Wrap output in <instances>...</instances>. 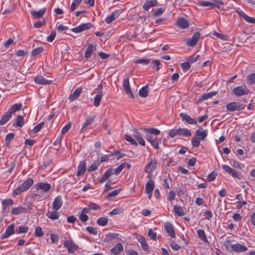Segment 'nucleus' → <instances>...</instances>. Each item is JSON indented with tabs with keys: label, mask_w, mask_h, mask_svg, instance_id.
<instances>
[{
	"label": "nucleus",
	"mask_w": 255,
	"mask_h": 255,
	"mask_svg": "<svg viewBox=\"0 0 255 255\" xmlns=\"http://www.w3.org/2000/svg\"><path fill=\"white\" fill-rule=\"evenodd\" d=\"M22 108L21 103L15 104L11 106L8 110L2 116L0 120V125H3L11 118V116L16 111H19Z\"/></svg>",
	"instance_id": "f257e3e1"
},
{
	"label": "nucleus",
	"mask_w": 255,
	"mask_h": 255,
	"mask_svg": "<svg viewBox=\"0 0 255 255\" xmlns=\"http://www.w3.org/2000/svg\"><path fill=\"white\" fill-rule=\"evenodd\" d=\"M34 183L32 178H29L25 180L22 184L16 188L12 192V196H15L27 190Z\"/></svg>",
	"instance_id": "f03ea898"
},
{
	"label": "nucleus",
	"mask_w": 255,
	"mask_h": 255,
	"mask_svg": "<svg viewBox=\"0 0 255 255\" xmlns=\"http://www.w3.org/2000/svg\"><path fill=\"white\" fill-rule=\"evenodd\" d=\"M223 2L221 0H214L213 2L200 1L197 2V5L203 7H209V9L212 7L220 8V5H223Z\"/></svg>",
	"instance_id": "7ed1b4c3"
},
{
	"label": "nucleus",
	"mask_w": 255,
	"mask_h": 255,
	"mask_svg": "<svg viewBox=\"0 0 255 255\" xmlns=\"http://www.w3.org/2000/svg\"><path fill=\"white\" fill-rule=\"evenodd\" d=\"M64 246L71 253H74L78 249V246L77 245L70 237L69 239L65 240L63 243Z\"/></svg>",
	"instance_id": "20e7f679"
},
{
	"label": "nucleus",
	"mask_w": 255,
	"mask_h": 255,
	"mask_svg": "<svg viewBox=\"0 0 255 255\" xmlns=\"http://www.w3.org/2000/svg\"><path fill=\"white\" fill-rule=\"evenodd\" d=\"M250 92V90L246 86H238L234 88L232 90L233 94L238 97L248 95Z\"/></svg>",
	"instance_id": "39448f33"
},
{
	"label": "nucleus",
	"mask_w": 255,
	"mask_h": 255,
	"mask_svg": "<svg viewBox=\"0 0 255 255\" xmlns=\"http://www.w3.org/2000/svg\"><path fill=\"white\" fill-rule=\"evenodd\" d=\"M245 105L241 103L233 102L228 104L226 108L229 112H234L242 110L245 109Z\"/></svg>",
	"instance_id": "423d86ee"
},
{
	"label": "nucleus",
	"mask_w": 255,
	"mask_h": 255,
	"mask_svg": "<svg viewBox=\"0 0 255 255\" xmlns=\"http://www.w3.org/2000/svg\"><path fill=\"white\" fill-rule=\"evenodd\" d=\"M200 37V33L199 32H196L193 35L192 37L186 40V44L188 46H194L196 45Z\"/></svg>",
	"instance_id": "0eeeda50"
},
{
	"label": "nucleus",
	"mask_w": 255,
	"mask_h": 255,
	"mask_svg": "<svg viewBox=\"0 0 255 255\" xmlns=\"http://www.w3.org/2000/svg\"><path fill=\"white\" fill-rule=\"evenodd\" d=\"M145 138L155 149H158L159 148V143L160 140V139H158L154 136L150 135L149 134H145Z\"/></svg>",
	"instance_id": "6e6552de"
},
{
	"label": "nucleus",
	"mask_w": 255,
	"mask_h": 255,
	"mask_svg": "<svg viewBox=\"0 0 255 255\" xmlns=\"http://www.w3.org/2000/svg\"><path fill=\"white\" fill-rule=\"evenodd\" d=\"M123 86L126 93L128 95V97L131 99H134V96L131 93L130 88L128 76H127L126 78L124 79L123 83Z\"/></svg>",
	"instance_id": "1a4fd4ad"
},
{
	"label": "nucleus",
	"mask_w": 255,
	"mask_h": 255,
	"mask_svg": "<svg viewBox=\"0 0 255 255\" xmlns=\"http://www.w3.org/2000/svg\"><path fill=\"white\" fill-rule=\"evenodd\" d=\"M35 188L36 190H41L46 193L51 189V185L48 183L39 182L35 185Z\"/></svg>",
	"instance_id": "9d476101"
},
{
	"label": "nucleus",
	"mask_w": 255,
	"mask_h": 255,
	"mask_svg": "<svg viewBox=\"0 0 255 255\" xmlns=\"http://www.w3.org/2000/svg\"><path fill=\"white\" fill-rule=\"evenodd\" d=\"M96 118V115H93L91 117H88L83 124V125L81 129V132H84L86 131L88 129V126L94 123Z\"/></svg>",
	"instance_id": "9b49d317"
},
{
	"label": "nucleus",
	"mask_w": 255,
	"mask_h": 255,
	"mask_svg": "<svg viewBox=\"0 0 255 255\" xmlns=\"http://www.w3.org/2000/svg\"><path fill=\"white\" fill-rule=\"evenodd\" d=\"M164 229L166 233L172 238H175V233L173 227L170 222H166L164 224Z\"/></svg>",
	"instance_id": "f8f14e48"
},
{
	"label": "nucleus",
	"mask_w": 255,
	"mask_h": 255,
	"mask_svg": "<svg viewBox=\"0 0 255 255\" xmlns=\"http://www.w3.org/2000/svg\"><path fill=\"white\" fill-rule=\"evenodd\" d=\"M222 168L226 172L231 174L233 177L236 178L239 180L241 179L239 174H238L235 170H234L233 168H231L228 165L223 164L222 165Z\"/></svg>",
	"instance_id": "ddd939ff"
},
{
	"label": "nucleus",
	"mask_w": 255,
	"mask_h": 255,
	"mask_svg": "<svg viewBox=\"0 0 255 255\" xmlns=\"http://www.w3.org/2000/svg\"><path fill=\"white\" fill-rule=\"evenodd\" d=\"M14 224L12 223L7 227L5 233L1 235L0 239H6L9 237L10 236L12 235L13 234H14Z\"/></svg>",
	"instance_id": "4468645a"
},
{
	"label": "nucleus",
	"mask_w": 255,
	"mask_h": 255,
	"mask_svg": "<svg viewBox=\"0 0 255 255\" xmlns=\"http://www.w3.org/2000/svg\"><path fill=\"white\" fill-rule=\"evenodd\" d=\"M217 92L215 91L210 92L208 93H204L201 95V96L199 97L197 101V103L198 104L200 103L204 100H206L210 98H211L212 97L215 96L217 94Z\"/></svg>",
	"instance_id": "2eb2a0df"
},
{
	"label": "nucleus",
	"mask_w": 255,
	"mask_h": 255,
	"mask_svg": "<svg viewBox=\"0 0 255 255\" xmlns=\"http://www.w3.org/2000/svg\"><path fill=\"white\" fill-rule=\"evenodd\" d=\"M63 201L61 196H57L52 204V209L58 211L62 206Z\"/></svg>",
	"instance_id": "dca6fc26"
},
{
	"label": "nucleus",
	"mask_w": 255,
	"mask_h": 255,
	"mask_svg": "<svg viewBox=\"0 0 255 255\" xmlns=\"http://www.w3.org/2000/svg\"><path fill=\"white\" fill-rule=\"evenodd\" d=\"M176 24L182 29H186L189 26V22L184 17H180L176 21Z\"/></svg>",
	"instance_id": "f3484780"
},
{
	"label": "nucleus",
	"mask_w": 255,
	"mask_h": 255,
	"mask_svg": "<svg viewBox=\"0 0 255 255\" xmlns=\"http://www.w3.org/2000/svg\"><path fill=\"white\" fill-rule=\"evenodd\" d=\"M180 117H181L183 121H185L187 123L190 125H195L197 124V121L190 117L188 115L181 113L179 114Z\"/></svg>",
	"instance_id": "a211bd4d"
},
{
	"label": "nucleus",
	"mask_w": 255,
	"mask_h": 255,
	"mask_svg": "<svg viewBox=\"0 0 255 255\" xmlns=\"http://www.w3.org/2000/svg\"><path fill=\"white\" fill-rule=\"evenodd\" d=\"M158 4L157 0H146L143 5V8L145 11H148L150 8L156 6Z\"/></svg>",
	"instance_id": "6ab92c4d"
},
{
	"label": "nucleus",
	"mask_w": 255,
	"mask_h": 255,
	"mask_svg": "<svg viewBox=\"0 0 255 255\" xmlns=\"http://www.w3.org/2000/svg\"><path fill=\"white\" fill-rule=\"evenodd\" d=\"M156 167V162L155 160L151 159L145 167L144 170L146 173H150L154 170Z\"/></svg>",
	"instance_id": "aec40b11"
},
{
	"label": "nucleus",
	"mask_w": 255,
	"mask_h": 255,
	"mask_svg": "<svg viewBox=\"0 0 255 255\" xmlns=\"http://www.w3.org/2000/svg\"><path fill=\"white\" fill-rule=\"evenodd\" d=\"M35 83L42 85H49L52 83V81L45 79L42 76L39 75L35 77L34 79Z\"/></svg>",
	"instance_id": "412c9836"
},
{
	"label": "nucleus",
	"mask_w": 255,
	"mask_h": 255,
	"mask_svg": "<svg viewBox=\"0 0 255 255\" xmlns=\"http://www.w3.org/2000/svg\"><path fill=\"white\" fill-rule=\"evenodd\" d=\"M86 169V161L82 160L80 161L78 166V170L77 172V176H79L83 175Z\"/></svg>",
	"instance_id": "4be33fe9"
},
{
	"label": "nucleus",
	"mask_w": 255,
	"mask_h": 255,
	"mask_svg": "<svg viewBox=\"0 0 255 255\" xmlns=\"http://www.w3.org/2000/svg\"><path fill=\"white\" fill-rule=\"evenodd\" d=\"M114 169L112 167L109 168L104 174L102 177L99 180L100 183L105 182L112 175L114 174Z\"/></svg>",
	"instance_id": "5701e85b"
},
{
	"label": "nucleus",
	"mask_w": 255,
	"mask_h": 255,
	"mask_svg": "<svg viewBox=\"0 0 255 255\" xmlns=\"http://www.w3.org/2000/svg\"><path fill=\"white\" fill-rule=\"evenodd\" d=\"M231 247L234 251L237 252H246L248 250L245 246L239 243L231 245Z\"/></svg>",
	"instance_id": "b1692460"
},
{
	"label": "nucleus",
	"mask_w": 255,
	"mask_h": 255,
	"mask_svg": "<svg viewBox=\"0 0 255 255\" xmlns=\"http://www.w3.org/2000/svg\"><path fill=\"white\" fill-rule=\"evenodd\" d=\"M46 8H43L39 9L38 11H36L34 10H32L30 11L31 14L36 18H40L43 17L44 15Z\"/></svg>",
	"instance_id": "393cba45"
},
{
	"label": "nucleus",
	"mask_w": 255,
	"mask_h": 255,
	"mask_svg": "<svg viewBox=\"0 0 255 255\" xmlns=\"http://www.w3.org/2000/svg\"><path fill=\"white\" fill-rule=\"evenodd\" d=\"M133 136L135 137V138L137 140L139 144L142 146H145V141L143 138L141 134L139 132H138L136 129L133 130Z\"/></svg>",
	"instance_id": "a878e982"
},
{
	"label": "nucleus",
	"mask_w": 255,
	"mask_h": 255,
	"mask_svg": "<svg viewBox=\"0 0 255 255\" xmlns=\"http://www.w3.org/2000/svg\"><path fill=\"white\" fill-rule=\"evenodd\" d=\"M120 11L118 10H115L114 12L112 13V14L108 16L105 21L107 24L111 23L114 20H115L116 18H117L119 14H120Z\"/></svg>",
	"instance_id": "bb28decb"
},
{
	"label": "nucleus",
	"mask_w": 255,
	"mask_h": 255,
	"mask_svg": "<svg viewBox=\"0 0 255 255\" xmlns=\"http://www.w3.org/2000/svg\"><path fill=\"white\" fill-rule=\"evenodd\" d=\"M154 187V182L152 179H150L146 184L145 192L149 194L152 192Z\"/></svg>",
	"instance_id": "cd10ccee"
},
{
	"label": "nucleus",
	"mask_w": 255,
	"mask_h": 255,
	"mask_svg": "<svg viewBox=\"0 0 255 255\" xmlns=\"http://www.w3.org/2000/svg\"><path fill=\"white\" fill-rule=\"evenodd\" d=\"M82 92V88L78 87L76 89L74 92L69 97V99L71 101L76 100L80 95Z\"/></svg>",
	"instance_id": "c85d7f7f"
},
{
	"label": "nucleus",
	"mask_w": 255,
	"mask_h": 255,
	"mask_svg": "<svg viewBox=\"0 0 255 255\" xmlns=\"http://www.w3.org/2000/svg\"><path fill=\"white\" fill-rule=\"evenodd\" d=\"M2 211H6L7 206H12L13 204V201L11 199H5L2 201Z\"/></svg>",
	"instance_id": "c756f323"
},
{
	"label": "nucleus",
	"mask_w": 255,
	"mask_h": 255,
	"mask_svg": "<svg viewBox=\"0 0 255 255\" xmlns=\"http://www.w3.org/2000/svg\"><path fill=\"white\" fill-rule=\"evenodd\" d=\"M123 246L121 243H118L116 245L115 247L111 250V253L115 255L119 254L121 252L123 251Z\"/></svg>",
	"instance_id": "7c9ffc66"
},
{
	"label": "nucleus",
	"mask_w": 255,
	"mask_h": 255,
	"mask_svg": "<svg viewBox=\"0 0 255 255\" xmlns=\"http://www.w3.org/2000/svg\"><path fill=\"white\" fill-rule=\"evenodd\" d=\"M96 49V46H94L93 44H90L88 45L85 53V56L86 58H90L94 50Z\"/></svg>",
	"instance_id": "2f4dec72"
},
{
	"label": "nucleus",
	"mask_w": 255,
	"mask_h": 255,
	"mask_svg": "<svg viewBox=\"0 0 255 255\" xmlns=\"http://www.w3.org/2000/svg\"><path fill=\"white\" fill-rule=\"evenodd\" d=\"M24 124V118L21 115H18L16 120L15 122L13 124V126L14 127H22Z\"/></svg>",
	"instance_id": "473e14b6"
},
{
	"label": "nucleus",
	"mask_w": 255,
	"mask_h": 255,
	"mask_svg": "<svg viewBox=\"0 0 255 255\" xmlns=\"http://www.w3.org/2000/svg\"><path fill=\"white\" fill-rule=\"evenodd\" d=\"M207 134L208 131L206 129L202 131L201 129H198L195 132V135L200 137L201 140H204Z\"/></svg>",
	"instance_id": "72a5a7b5"
},
{
	"label": "nucleus",
	"mask_w": 255,
	"mask_h": 255,
	"mask_svg": "<svg viewBox=\"0 0 255 255\" xmlns=\"http://www.w3.org/2000/svg\"><path fill=\"white\" fill-rule=\"evenodd\" d=\"M144 130L146 134H149L150 135H157L160 133V131L155 128H145Z\"/></svg>",
	"instance_id": "f704fd0d"
},
{
	"label": "nucleus",
	"mask_w": 255,
	"mask_h": 255,
	"mask_svg": "<svg viewBox=\"0 0 255 255\" xmlns=\"http://www.w3.org/2000/svg\"><path fill=\"white\" fill-rule=\"evenodd\" d=\"M103 96V91L98 92V94L94 98V105L95 107H97L100 105Z\"/></svg>",
	"instance_id": "c9c22d12"
},
{
	"label": "nucleus",
	"mask_w": 255,
	"mask_h": 255,
	"mask_svg": "<svg viewBox=\"0 0 255 255\" xmlns=\"http://www.w3.org/2000/svg\"><path fill=\"white\" fill-rule=\"evenodd\" d=\"M138 241L141 244L142 250L145 252H148L149 250V246L145 239L143 237H140L138 239Z\"/></svg>",
	"instance_id": "e433bc0d"
},
{
	"label": "nucleus",
	"mask_w": 255,
	"mask_h": 255,
	"mask_svg": "<svg viewBox=\"0 0 255 255\" xmlns=\"http://www.w3.org/2000/svg\"><path fill=\"white\" fill-rule=\"evenodd\" d=\"M46 216L51 220H55L59 218L60 215L57 211L54 210L52 212L47 213Z\"/></svg>",
	"instance_id": "4c0bfd02"
},
{
	"label": "nucleus",
	"mask_w": 255,
	"mask_h": 255,
	"mask_svg": "<svg viewBox=\"0 0 255 255\" xmlns=\"http://www.w3.org/2000/svg\"><path fill=\"white\" fill-rule=\"evenodd\" d=\"M246 81L248 84L252 85L255 83V73H252L246 77Z\"/></svg>",
	"instance_id": "58836bf2"
},
{
	"label": "nucleus",
	"mask_w": 255,
	"mask_h": 255,
	"mask_svg": "<svg viewBox=\"0 0 255 255\" xmlns=\"http://www.w3.org/2000/svg\"><path fill=\"white\" fill-rule=\"evenodd\" d=\"M201 140L200 139V137L195 135L191 139L192 146L195 148L198 147L200 145Z\"/></svg>",
	"instance_id": "ea45409f"
},
{
	"label": "nucleus",
	"mask_w": 255,
	"mask_h": 255,
	"mask_svg": "<svg viewBox=\"0 0 255 255\" xmlns=\"http://www.w3.org/2000/svg\"><path fill=\"white\" fill-rule=\"evenodd\" d=\"M139 95L142 98H145L148 95V91L147 86H143L139 91Z\"/></svg>",
	"instance_id": "a19ab883"
},
{
	"label": "nucleus",
	"mask_w": 255,
	"mask_h": 255,
	"mask_svg": "<svg viewBox=\"0 0 255 255\" xmlns=\"http://www.w3.org/2000/svg\"><path fill=\"white\" fill-rule=\"evenodd\" d=\"M197 235L198 237L203 242H208V240L205 235V232L203 230H198L197 231Z\"/></svg>",
	"instance_id": "79ce46f5"
},
{
	"label": "nucleus",
	"mask_w": 255,
	"mask_h": 255,
	"mask_svg": "<svg viewBox=\"0 0 255 255\" xmlns=\"http://www.w3.org/2000/svg\"><path fill=\"white\" fill-rule=\"evenodd\" d=\"M179 135L186 137L190 136L191 135V130L185 128H180Z\"/></svg>",
	"instance_id": "37998d69"
},
{
	"label": "nucleus",
	"mask_w": 255,
	"mask_h": 255,
	"mask_svg": "<svg viewBox=\"0 0 255 255\" xmlns=\"http://www.w3.org/2000/svg\"><path fill=\"white\" fill-rule=\"evenodd\" d=\"M174 211L179 216H182L185 214L182 207L177 205L174 206Z\"/></svg>",
	"instance_id": "c03bdc74"
},
{
	"label": "nucleus",
	"mask_w": 255,
	"mask_h": 255,
	"mask_svg": "<svg viewBox=\"0 0 255 255\" xmlns=\"http://www.w3.org/2000/svg\"><path fill=\"white\" fill-rule=\"evenodd\" d=\"M26 209L22 207H18L13 208L11 210V213L13 215H17L24 212Z\"/></svg>",
	"instance_id": "a18cd8bd"
},
{
	"label": "nucleus",
	"mask_w": 255,
	"mask_h": 255,
	"mask_svg": "<svg viewBox=\"0 0 255 255\" xmlns=\"http://www.w3.org/2000/svg\"><path fill=\"white\" fill-rule=\"evenodd\" d=\"M108 222V219L107 217H100L97 220V224L100 226H106Z\"/></svg>",
	"instance_id": "49530a36"
},
{
	"label": "nucleus",
	"mask_w": 255,
	"mask_h": 255,
	"mask_svg": "<svg viewBox=\"0 0 255 255\" xmlns=\"http://www.w3.org/2000/svg\"><path fill=\"white\" fill-rule=\"evenodd\" d=\"M82 0H74V1L71 3L70 8V12H73L75 10L76 6L79 5L82 1Z\"/></svg>",
	"instance_id": "de8ad7c7"
},
{
	"label": "nucleus",
	"mask_w": 255,
	"mask_h": 255,
	"mask_svg": "<svg viewBox=\"0 0 255 255\" xmlns=\"http://www.w3.org/2000/svg\"><path fill=\"white\" fill-rule=\"evenodd\" d=\"M136 64H141L143 65H147L150 63V59H138L134 61Z\"/></svg>",
	"instance_id": "09e8293b"
},
{
	"label": "nucleus",
	"mask_w": 255,
	"mask_h": 255,
	"mask_svg": "<svg viewBox=\"0 0 255 255\" xmlns=\"http://www.w3.org/2000/svg\"><path fill=\"white\" fill-rule=\"evenodd\" d=\"M28 227L26 226H20L18 227V230H16V234L25 233L28 231Z\"/></svg>",
	"instance_id": "8fccbe9b"
},
{
	"label": "nucleus",
	"mask_w": 255,
	"mask_h": 255,
	"mask_svg": "<svg viewBox=\"0 0 255 255\" xmlns=\"http://www.w3.org/2000/svg\"><path fill=\"white\" fill-rule=\"evenodd\" d=\"M217 175L218 174L217 172L213 171L207 176V180L209 182L214 181L216 179Z\"/></svg>",
	"instance_id": "3c124183"
},
{
	"label": "nucleus",
	"mask_w": 255,
	"mask_h": 255,
	"mask_svg": "<svg viewBox=\"0 0 255 255\" xmlns=\"http://www.w3.org/2000/svg\"><path fill=\"white\" fill-rule=\"evenodd\" d=\"M34 235L35 237H41L43 236V233L41 227H36L34 232Z\"/></svg>",
	"instance_id": "603ef678"
},
{
	"label": "nucleus",
	"mask_w": 255,
	"mask_h": 255,
	"mask_svg": "<svg viewBox=\"0 0 255 255\" xmlns=\"http://www.w3.org/2000/svg\"><path fill=\"white\" fill-rule=\"evenodd\" d=\"M44 49L42 47H39L34 49L32 52L31 56H34L38 55L43 51Z\"/></svg>",
	"instance_id": "864d4df0"
},
{
	"label": "nucleus",
	"mask_w": 255,
	"mask_h": 255,
	"mask_svg": "<svg viewBox=\"0 0 255 255\" xmlns=\"http://www.w3.org/2000/svg\"><path fill=\"white\" fill-rule=\"evenodd\" d=\"M125 136V139L127 141L129 142L131 144L135 145V146L137 145V143L136 142V141L132 137H131L130 135L126 134Z\"/></svg>",
	"instance_id": "5fc2aeb1"
},
{
	"label": "nucleus",
	"mask_w": 255,
	"mask_h": 255,
	"mask_svg": "<svg viewBox=\"0 0 255 255\" xmlns=\"http://www.w3.org/2000/svg\"><path fill=\"white\" fill-rule=\"evenodd\" d=\"M88 206L89 207L90 210L97 211L101 209V207L94 202H90Z\"/></svg>",
	"instance_id": "6e6d98bb"
},
{
	"label": "nucleus",
	"mask_w": 255,
	"mask_h": 255,
	"mask_svg": "<svg viewBox=\"0 0 255 255\" xmlns=\"http://www.w3.org/2000/svg\"><path fill=\"white\" fill-rule=\"evenodd\" d=\"M44 125V123L41 122L37 125L33 129L32 131L33 133H36L39 131L40 129L42 128L43 127Z\"/></svg>",
	"instance_id": "4d7b16f0"
},
{
	"label": "nucleus",
	"mask_w": 255,
	"mask_h": 255,
	"mask_svg": "<svg viewBox=\"0 0 255 255\" xmlns=\"http://www.w3.org/2000/svg\"><path fill=\"white\" fill-rule=\"evenodd\" d=\"M181 68L184 72H186L190 68V63L188 62H185L181 64Z\"/></svg>",
	"instance_id": "13d9d810"
},
{
	"label": "nucleus",
	"mask_w": 255,
	"mask_h": 255,
	"mask_svg": "<svg viewBox=\"0 0 255 255\" xmlns=\"http://www.w3.org/2000/svg\"><path fill=\"white\" fill-rule=\"evenodd\" d=\"M125 163H122L120 164L117 168L114 169V174H115L116 175H118L120 173V172L123 170L124 168L125 167Z\"/></svg>",
	"instance_id": "bf43d9fd"
},
{
	"label": "nucleus",
	"mask_w": 255,
	"mask_h": 255,
	"mask_svg": "<svg viewBox=\"0 0 255 255\" xmlns=\"http://www.w3.org/2000/svg\"><path fill=\"white\" fill-rule=\"evenodd\" d=\"M72 124L70 122L67 123L62 128L61 130L62 134H65L67 133L70 128H71Z\"/></svg>",
	"instance_id": "052dcab7"
},
{
	"label": "nucleus",
	"mask_w": 255,
	"mask_h": 255,
	"mask_svg": "<svg viewBox=\"0 0 255 255\" xmlns=\"http://www.w3.org/2000/svg\"><path fill=\"white\" fill-rule=\"evenodd\" d=\"M86 230L90 234L93 235H96L98 234L97 230L93 227L89 226L86 228Z\"/></svg>",
	"instance_id": "680f3d73"
},
{
	"label": "nucleus",
	"mask_w": 255,
	"mask_h": 255,
	"mask_svg": "<svg viewBox=\"0 0 255 255\" xmlns=\"http://www.w3.org/2000/svg\"><path fill=\"white\" fill-rule=\"evenodd\" d=\"M56 33L55 30H52L49 36L47 38V41L48 42H52L55 38Z\"/></svg>",
	"instance_id": "e2e57ef3"
},
{
	"label": "nucleus",
	"mask_w": 255,
	"mask_h": 255,
	"mask_svg": "<svg viewBox=\"0 0 255 255\" xmlns=\"http://www.w3.org/2000/svg\"><path fill=\"white\" fill-rule=\"evenodd\" d=\"M148 236L150 239L152 240H156V233L154 232L152 229H150L148 231Z\"/></svg>",
	"instance_id": "0e129e2a"
},
{
	"label": "nucleus",
	"mask_w": 255,
	"mask_h": 255,
	"mask_svg": "<svg viewBox=\"0 0 255 255\" xmlns=\"http://www.w3.org/2000/svg\"><path fill=\"white\" fill-rule=\"evenodd\" d=\"M80 25L82 27V29L83 31L89 29L92 27V24L90 22L83 23L82 24H80Z\"/></svg>",
	"instance_id": "69168bd1"
},
{
	"label": "nucleus",
	"mask_w": 255,
	"mask_h": 255,
	"mask_svg": "<svg viewBox=\"0 0 255 255\" xmlns=\"http://www.w3.org/2000/svg\"><path fill=\"white\" fill-rule=\"evenodd\" d=\"M99 165H100V163L98 162V163H96V162H94L91 165V166L89 168L88 171L92 172V171H95L97 169L98 166Z\"/></svg>",
	"instance_id": "338daca9"
},
{
	"label": "nucleus",
	"mask_w": 255,
	"mask_h": 255,
	"mask_svg": "<svg viewBox=\"0 0 255 255\" xmlns=\"http://www.w3.org/2000/svg\"><path fill=\"white\" fill-rule=\"evenodd\" d=\"M170 246L172 250L175 251H178L180 249V246L175 243L174 241L171 242L170 243Z\"/></svg>",
	"instance_id": "774afa93"
}]
</instances>
